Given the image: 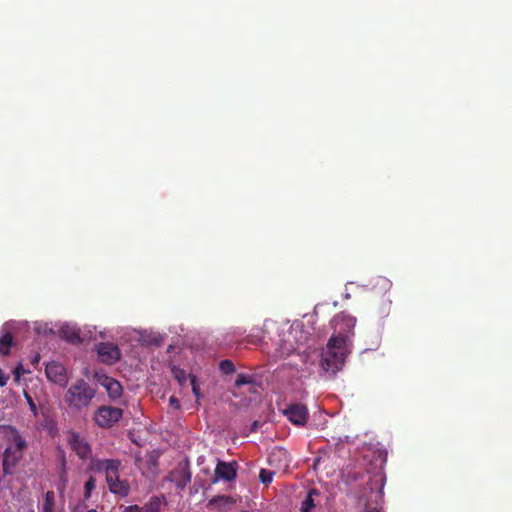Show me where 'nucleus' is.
Returning a JSON list of instances; mask_svg holds the SVG:
<instances>
[{
  "instance_id": "obj_1",
  "label": "nucleus",
  "mask_w": 512,
  "mask_h": 512,
  "mask_svg": "<svg viewBox=\"0 0 512 512\" xmlns=\"http://www.w3.org/2000/svg\"><path fill=\"white\" fill-rule=\"evenodd\" d=\"M350 346L345 345L344 338L330 337L326 347L322 350L320 366L329 378H334L342 370Z\"/></svg>"
},
{
  "instance_id": "obj_2",
  "label": "nucleus",
  "mask_w": 512,
  "mask_h": 512,
  "mask_svg": "<svg viewBox=\"0 0 512 512\" xmlns=\"http://www.w3.org/2000/svg\"><path fill=\"white\" fill-rule=\"evenodd\" d=\"M3 435L7 446L3 453L2 465L4 473L8 474L10 473L9 468L15 466L22 459L27 443L13 426H4Z\"/></svg>"
},
{
  "instance_id": "obj_3",
  "label": "nucleus",
  "mask_w": 512,
  "mask_h": 512,
  "mask_svg": "<svg viewBox=\"0 0 512 512\" xmlns=\"http://www.w3.org/2000/svg\"><path fill=\"white\" fill-rule=\"evenodd\" d=\"M95 395L96 389L84 379H78L67 389L64 400L69 407L82 410L91 404Z\"/></svg>"
},
{
  "instance_id": "obj_4",
  "label": "nucleus",
  "mask_w": 512,
  "mask_h": 512,
  "mask_svg": "<svg viewBox=\"0 0 512 512\" xmlns=\"http://www.w3.org/2000/svg\"><path fill=\"white\" fill-rule=\"evenodd\" d=\"M355 324V317L345 312L338 313L331 321L334 330L331 337L344 338L345 345L351 346V337L354 335Z\"/></svg>"
},
{
  "instance_id": "obj_5",
  "label": "nucleus",
  "mask_w": 512,
  "mask_h": 512,
  "mask_svg": "<svg viewBox=\"0 0 512 512\" xmlns=\"http://www.w3.org/2000/svg\"><path fill=\"white\" fill-rule=\"evenodd\" d=\"M123 416V410L118 407L102 405L94 413L93 420L100 428H111Z\"/></svg>"
},
{
  "instance_id": "obj_6",
  "label": "nucleus",
  "mask_w": 512,
  "mask_h": 512,
  "mask_svg": "<svg viewBox=\"0 0 512 512\" xmlns=\"http://www.w3.org/2000/svg\"><path fill=\"white\" fill-rule=\"evenodd\" d=\"M122 463L119 460L118 464H116L105 476L109 491L115 495L120 497L128 496L130 492V485L127 480H121L119 477V472L121 469Z\"/></svg>"
},
{
  "instance_id": "obj_7",
  "label": "nucleus",
  "mask_w": 512,
  "mask_h": 512,
  "mask_svg": "<svg viewBox=\"0 0 512 512\" xmlns=\"http://www.w3.org/2000/svg\"><path fill=\"white\" fill-rule=\"evenodd\" d=\"M67 444L77 454V456L86 460L91 457L92 449L90 444L84 437L76 431H69L67 435Z\"/></svg>"
},
{
  "instance_id": "obj_8",
  "label": "nucleus",
  "mask_w": 512,
  "mask_h": 512,
  "mask_svg": "<svg viewBox=\"0 0 512 512\" xmlns=\"http://www.w3.org/2000/svg\"><path fill=\"white\" fill-rule=\"evenodd\" d=\"M283 414L291 423L297 426H304L309 416L307 407L300 403L290 404L283 410Z\"/></svg>"
},
{
  "instance_id": "obj_9",
  "label": "nucleus",
  "mask_w": 512,
  "mask_h": 512,
  "mask_svg": "<svg viewBox=\"0 0 512 512\" xmlns=\"http://www.w3.org/2000/svg\"><path fill=\"white\" fill-rule=\"evenodd\" d=\"M97 352L100 361L108 365L115 364L121 356L118 346L110 342L100 343Z\"/></svg>"
},
{
  "instance_id": "obj_10",
  "label": "nucleus",
  "mask_w": 512,
  "mask_h": 512,
  "mask_svg": "<svg viewBox=\"0 0 512 512\" xmlns=\"http://www.w3.org/2000/svg\"><path fill=\"white\" fill-rule=\"evenodd\" d=\"M215 479L213 482H216L218 480H225V481H232L237 476V463L236 462H224V461H218L215 473H214Z\"/></svg>"
},
{
  "instance_id": "obj_11",
  "label": "nucleus",
  "mask_w": 512,
  "mask_h": 512,
  "mask_svg": "<svg viewBox=\"0 0 512 512\" xmlns=\"http://www.w3.org/2000/svg\"><path fill=\"white\" fill-rule=\"evenodd\" d=\"M96 378H97V381L103 387H105L110 398L117 399L121 396L123 389H122V386L119 383V381H117L116 379L109 377L105 374H102V375L97 374Z\"/></svg>"
},
{
  "instance_id": "obj_12",
  "label": "nucleus",
  "mask_w": 512,
  "mask_h": 512,
  "mask_svg": "<svg viewBox=\"0 0 512 512\" xmlns=\"http://www.w3.org/2000/svg\"><path fill=\"white\" fill-rule=\"evenodd\" d=\"M45 372H46L47 378L50 381H52L56 384H60V385L66 383L67 379H66L65 368L63 365L56 363V362L48 363L46 365Z\"/></svg>"
},
{
  "instance_id": "obj_13",
  "label": "nucleus",
  "mask_w": 512,
  "mask_h": 512,
  "mask_svg": "<svg viewBox=\"0 0 512 512\" xmlns=\"http://www.w3.org/2000/svg\"><path fill=\"white\" fill-rule=\"evenodd\" d=\"M170 480L174 482L178 488H185L191 481V473L188 466H182L174 469L170 473Z\"/></svg>"
},
{
  "instance_id": "obj_14",
  "label": "nucleus",
  "mask_w": 512,
  "mask_h": 512,
  "mask_svg": "<svg viewBox=\"0 0 512 512\" xmlns=\"http://www.w3.org/2000/svg\"><path fill=\"white\" fill-rule=\"evenodd\" d=\"M119 459H97L93 458L90 462V470L101 473L104 472L105 476L116 464H118Z\"/></svg>"
},
{
  "instance_id": "obj_15",
  "label": "nucleus",
  "mask_w": 512,
  "mask_h": 512,
  "mask_svg": "<svg viewBox=\"0 0 512 512\" xmlns=\"http://www.w3.org/2000/svg\"><path fill=\"white\" fill-rule=\"evenodd\" d=\"M60 333L69 343L77 344L81 342L79 331L76 328L64 326L61 328Z\"/></svg>"
},
{
  "instance_id": "obj_16",
  "label": "nucleus",
  "mask_w": 512,
  "mask_h": 512,
  "mask_svg": "<svg viewBox=\"0 0 512 512\" xmlns=\"http://www.w3.org/2000/svg\"><path fill=\"white\" fill-rule=\"evenodd\" d=\"M13 345V336L9 331L3 332L0 337V354L8 355Z\"/></svg>"
},
{
  "instance_id": "obj_17",
  "label": "nucleus",
  "mask_w": 512,
  "mask_h": 512,
  "mask_svg": "<svg viewBox=\"0 0 512 512\" xmlns=\"http://www.w3.org/2000/svg\"><path fill=\"white\" fill-rule=\"evenodd\" d=\"M319 495H320V492L317 489H315V488L310 489L309 492L307 493L305 500L302 502L300 511L301 512H310L311 509L315 507L314 496H319Z\"/></svg>"
},
{
  "instance_id": "obj_18",
  "label": "nucleus",
  "mask_w": 512,
  "mask_h": 512,
  "mask_svg": "<svg viewBox=\"0 0 512 512\" xmlns=\"http://www.w3.org/2000/svg\"><path fill=\"white\" fill-rule=\"evenodd\" d=\"M42 512H55L54 491L50 490L45 493L44 501L42 504Z\"/></svg>"
},
{
  "instance_id": "obj_19",
  "label": "nucleus",
  "mask_w": 512,
  "mask_h": 512,
  "mask_svg": "<svg viewBox=\"0 0 512 512\" xmlns=\"http://www.w3.org/2000/svg\"><path fill=\"white\" fill-rule=\"evenodd\" d=\"M219 369L225 375L233 374L236 370L234 363L229 359L222 360Z\"/></svg>"
},
{
  "instance_id": "obj_20",
  "label": "nucleus",
  "mask_w": 512,
  "mask_h": 512,
  "mask_svg": "<svg viewBox=\"0 0 512 512\" xmlns=\"http://www.w3.org/2000/svg\"><path fill=\"white\" fill-rule=\"evenodd\" d=\"M172 373H173L174 378L179 382L180 385H184L186 383L188 376H187L185 370L177 368V367H173Z\"/></svg>"
},
{
  "instance_id": "obj_21",
  "label": "nucleus",
  "mask_w": 512,
  "mask_h": 512,
  "mask_svg": "<svg viewBox=\"0 0 512 512\" xmlns=\"http://www.w3.org/2000/svg\"><path fill=\"white\" fill-rule=\"evenodd\" d=\"M189 379H190V384L192 387V392H193L194 396L196 397V400L198 401L202 397V394L200 392V387L197 383V378L195 375L190 374Z\"/></svg>"
},
{
  "instance_id": "obj_22",
  "label": "nucleus",
  "mask_w": 512,
  "mask_h": 512,
  "mask_svg": "<svg viewBox=\"0 0 512 512\" xmlns=\"http://www.w3.org/2000/svg\"><path fill=\"white\" fill-rule=\"evenodd\" d=\"M96 488V479L94 477H89V479L85 482V498H89L92 491Z\"/></svg>"
},
{
  "instance_id": "obj_23",
  "label": "nucleus",
  "mask_w": 512,
  "mask_h": 512,
  "mask_svg": "<svg viewBox=\"0 0 512 512\" xmlns=\"http://www.w3.org/2000/svg\"><path fill=\"white\" fill-rule=\"evenodd\" d=\"M274 473L266 469H261L259 479L263 484L271 483Z\"/></svg>"
},
{
  "instance_id": "obj_24",
  "label": "nucleus",
  "mask_w": 512,
  "mask_h": 512,
  "mask_svg": "<svg viewBox=\"0 0 512 512\" xmlns=\"http://www.w3.org/2000/svg\"><path fill=\"white\" fill-rule=\"evenodd\" d=\"M250 382H251V380L246 374L240 373L237 375L235 385L237 387H241L242 385L248 384Z\"/></svg>"
},
{
  "instance_id": "obj_25",
  "label": "nucleus",
  "mask_w": 512,
  "mask_h": 512,
  "mask_svg": "<svg viewBox=\"0 0 512 512\" xmlns=\"http://www.w3.org/2000/svg\"><path fill=\"white\" fill-rule=\"evenodd\" d=\"M25 399L27 401V404L29 405V408L31 410V412L33 413V415L36 417L37 416V406L34 402V400L32 399V397L25 392Z\"/></svg>"
},
{
  "instance_id": "obj_26",
  "label": "nucleus",
  "mask_w": 512,
  "mask_h": 512,
  "mask_svg": "<svg viewBox=\"0 0 512 512\" xmlns=\"http://www.w3.org/2000/svg\"><path fill=\"white\" fill-rule=\"evenodd\" d=\"M219 501H229V497L228 496H217V497H214L212 498L210 501H209V505H214L216 504L217 502Z\"/></svg>"
},
{
  "instance_id": "obj_27",
  "label": "nucleus",
  "mask_w": 512,
  "mask_h": 512,
  "mask_svg": "<svg viewBox=\"0 0 512 512\" xmlns=\"http://www.w3.org/2000/svg\"><path fill=\"white\" fill-rule=\"evenodd\" d=\"M169 404L175 409H180V401L175 396L169 398Z\"/></svg>"
},
{
  "instance_id": "obj_28",
  "label": "nucleus",
  "mask_w": 512,
  "mask_h": 512,
  "mask_svg": "<svg viewBox=\"0 0 512 512\" xmlns=\"http://www.w3.org/2000/svg\"><path fill=\"white\" fill-rule=\"evenodd\" d=\"M123 512H144L138 505H130L125 507Z\"/></svg>"
},
{
  "instance_id": "obj_29",
  "label": "nucleus",
  "mask_w": 512,
  "mask_h": 512,
  "mask_svg": "<svg viewBox=\"0 0 512 512\" xmlns=\"http://www.w3.org/2000/svg\"><path fill=\"white\" fill-rule=\"evenodd\" d=\"M9 377L0 369V386L3 387L7 384Z\"/></svg>"
},
{
  "instance_id": "obj_30",
  "label": "nucleus",
  "mask_w": 512,
  "mask_h": 512,
  "mask_svg": "<svg viewBox=\"0 0 512 512\" xmlns=\"http://www.w3.org/2000/svg\"><path fill=\"white\" fill-rule=\"evenodd\" d=\"M144 512H160L156 506H149L144 509Z\"/></svg>"
},
{
  "instance_id": "obj_31",
  "label": "nucleus",
  "mask_w": 512,
  "mask_h": 512,
  "mask_svg": "<svg viewBox=\"0 0 512 512\" xmlns=\"http://www.w3.org/2000/svg\"><path fill=\"white\" fill-rule=\"evenodd\" d=\"M259 424H260V423H259V421H257V420H256V421H254V422L252 423V428H251V429H252V431H256V429L259 427Z\"/></svg>"
},
{
  "instance_id": "obj_32",
  "label": "nucleus",
  "mask_w": 512,
  "mask_h": 512,
  "mask_svg": "<svg viewBox=\"0 0 512 512\" xmlns=\"http://www.w3.org/2000/svg\"><path fill=\"white\" fill-rule=\"evenodd\" d=\"M367 512H382V510L378 508H370Z\"/></svg>"
},
{
  "instance_id": "obj_33",
  "label": "nucleus",
  "mask_w": 512,
  "mask_h": 512,
  "mask_svg": "<svg viewBox=\"0 0 512 512\" xmlns=\"http://www.w3.org/2000/svg\"><path fill=\"white\" fill-rule=\"evenodd\" d=\"M39 359H40V357H39V355H37V356L35 357V359L33 360V364L38 363V362H39Z\"/></svg>"
},
{
  "instance_id": "obj_34",
  "label": "nucleus",
  "mask_w": 512,
  "mask_h": 512,
  "mask_svg": "<svg viewBox=\"0 0 512 512\" xmlns=\"http://www.w3.org/2000/svg\"><path fill=\"white\" fill-rule=\"evenodd\" d=\"M87 512H97L95 509H90Z\"/></svg>"
}]
</instances>
